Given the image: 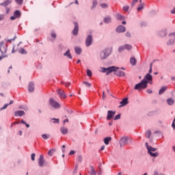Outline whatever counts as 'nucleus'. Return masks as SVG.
<instances>
[{"label":"nucleus","instance_id":"9b49d317","mask_svg":"<svg viewBox=\"0 0 175 175\" xmlns=\"http://www.w3.org/2000/svg\"><path fill=\"white\" fill-rule=\"evenodd\" d=\"M128 143V137H122L120 141V147H124Z\"/></svg>","mask_w":175,"mask_h":175},{"label":"nucleus","instance_id":"473e14b6","mask_svg":"<svg viewBox=\"0 0 175 175\" xmlns=\"http://www.w3.org/2000/svg\"><path fill=\"white\" fill-rule=\"evenodd\" d=\"M124 49L128 51L132 50V45L128 44H124Z\"/></svg>","mask_w":175,"mask_h":175},{"label":"nucleus","instance_id":"37998d69","mask_svg":"<svg viewBox=\"0 0 175 175\" xmlns=\"http://www.w3.org/2000/svg\"><path fill=\"white\" fill-rule=\"evenodd\" d=\"M52 121H53V124H58L59 122V119L53 118Z\"/></svg>","mask_w":175,"mask_h":175},{"label":"nucleus","instance_id":"bf43d9fd","mask_svg":"<svg viewBox=\"0 0 175 175\" xmlns=\"http://www.w3.org/2000/svg\"><path fill=\"white\" fill-rule=\"evenodd\" d=\"M5 57H8V55H1L0 56V61L3 59V58H5Z\"/></svg>","mask_w":175,"mask_h":175},{"label":"nucleus","instance_id":"f704fd0d","mask_svg":"<svg viewBox=\"0 0 175 175\" xmlns=\"http://www.w3.org/2000/svg\"><path fill=\"white\" fill-rule=\"evenodd\" d=\"M83 83L85 85V87H88V88L92 87V85L87 81H83Z\"/></svg>","mask_w":175,"mask_h":175},{"label":"nucleus","instance_id":"69168bd1","mask_svg":"<svg viewBox=\"0 0 175 175\" xmlns=\"http://www.w3.org/2000/svg\"><path fill=\"white\" fill-rule=\"evenodd\" d=\"M105 150V146H101L100 151H103Z\"/></svg>","mask_w":175,"mask_h":175},{"label":"nucleus","instance_id":"cd10ccee","mask_svg":"<svg viewBox=\"0 0 175 175\" xmlns=\"http://www.w3.org/2000/svg\"><path fill=\"white\" fill-rule=\"evenodd\" d=\"M14 101L13 100H10L9 104H5L3 105V107L1 108V110H5V109H6L8 107V106H9V105H13Z\"/></svg>","mask_w":175,"mask_h":175},{"label":"nucleus","instance_id":"6ab92c4d","mask_svg":"<svg viewBox=\"0 0 175 175\" xmlns=\"http://www.w3.org/2000/svg\"><path fill=\"white\" fill-rule=\"evenodd\" d=\"M24 114H25V112H24V111H15L14 113L15 117H23Z\"/></svg>","mask_w":175,"mask_h":175},{"label":"nucleus","instance_id":"79ce46f5","mask_svg":"<svg viewBox=\"0 0 175 175\" xmlns=\"http://www.w3.org/2000/svg\"><path fill=\"white\" fill-rule=\"evenodd\" d=\"M121 118V113H119L118 115H116L114 118V120L117 121V120H120Z\"/></svg>","mask_w":175,"mask_h":175},{"label":"nucleus","instance_id":"13d9d810","mask_svg":"<svg viewBox=\"0 0 175 175\" xmlns=\"http://www.w3.org/2000/svg\"><path fill=\"white\" fill-rule=\"evenodd\" d=\"M146 92H147L148 94H152V90H146Z\"/></svg>","mask_w":175,"mask_h":175},{"label":"nucleus","instance_id":"c85d7f7f","mask_svg":"<svg viewBox=\"0 0 175 175\" xmlns=\"http://www.w3.org/2000/svg\"><path fill=\"white\" fill-rule=\"evenodd\" d=\"M130 64L133 66H135V65H136V59H135V57H131L130 59Z\"/></svg>","mask_w":175,"mask_h":175},{"label":"nucleus","instance_id":"de8ad7c7","mask_svg":"<svg viewBox=\"0 0 175 175\" xmlns=\"http://www.w3.org/2000/svg\"><path fill=\"white\" fill-rule=\"evenodd\" d=\"M42 139H44V140H47V139H49V136H48L47 135H46V134H43V135H42Z\"/></svg>","mask_w":175,"mask_h":175},{"label":"nucleus","instance_id":"393cba45","mask_svg":"<svg viewBox=\"0 0 175 175\" xmlns=\"http://www.w3.org/2000/svg\"><path fill=\"white\" fill-rule=\"evenodd\" d=\"M111 142V137H107L104 139V143L106 144V146L109 145V143Z\"/></svg>","mask_w":175,"mask_h":175},{"label":"nucleus","instance_id":"0eeeda50","mask_svg":"<svg viewBox=\"0 0 175 175\" xmlns=\"http://www.w3.org/2000/svg\"><path fill=\"white\" fill-rule=\"evenodd\" d=\"M170 40L167 42V46H172L175 42V33H172L169 35Z\"/></svg>","mask_w":175,"mask_h":175},{"label":"nucleus","instance_id":"864d4df0","mask_svg":"<svg viewBox=\"0 0 175 175\" xmlns=\"http://www.w3.org/2000/svg\"><path fill=\"white\" fill-rule=\"evenodd\" d=\"M51 37L53 38L54 39H55L57 38V35L55 34V33L52 32L51 33Z\"/></svg>","mask_w":175,"mask_h":175},{"label":"nucleus","instance_id":"f03ea898","mask_svg":"<svg viewBox=\"0 0 175 175\" xmlns=\"http://www.w3.org/2000/svg\"><path fill=\"white\" fill-rule=\"evenodd\" d=\"M146 148L148 150V152L150 155V157H154V158H157V157H158V155H159V153H158V152L152 153V152L157 151V149L155 148H152L151 146H148V142H146Z\"/></svg>","mask_w":175,"mask_h":175},{"label":"nucleus","instance_id":"f8f14e48","mask_svg":"<svg viewBox=\"0 0 175 175\" xmlns=\"http://www.w3.org/2000/svg\"><path fill=\"white\" fill-rule=\"evenodd\" d=\"M75 28L72 30V35L77 36L79 35V24L77 22L74 23Z\"/></svg>","mask_w":175,"mask_h":175},{"label":"nucleus","instance_id":"4be33fe9","mask_svg":"<svg viewBox=\"0 0 175 175\" xmlns=\"http://www.w3.org/2000/svg\"><path fill=\"white\" fill-rule=\"evenodd\" d=\"M167 90V86H163L161 88V89L159 91V94L162 95Z\"/></svg>","mask_w":175,"mask_h":175},{"label":"nucleus","instance_id":"aec40b11","mask_svg":"<svg viewBox=\"0 0 175 175\" xmlns=\"http://www.w3.org/2000/svg\"><path fill=\"white\" fill-rule=\"evenodd\" d=\"M126 105H128V98H125L120 102V105L119 106V107L126 106Z\"/></svg>","mask_w":175,"mask_h":175},{"label":"nucleus","instance_id":"4d7b16f0","mask_svg":"<svg viewBox=\"0 0 175 175\" xmlns=\"http://www.w3.org/2000/svg\"><path fill=\"white\" fill-rule=\"evenodd\" d=\"M63 84H64L65 87H69L70 85V83H64Z\"/></svg>","mask_w":175,"mask_h":175},{"label":"nucleus","instance_id":"4c0bfd02","mask_svg":"<svg viewBox=\"0 0 175 175\" xmlns=\"http://www.w3.org/2000/svg\"><path fill=\"white\" fill-rule=\"evenodd\" d=\"M86 73H87V76H88L89 77H91V76H92V72L90 70H86Z\"/></svg>","mask_w":175,"mask_h":175},{"label":"nucleus","instance_id":"c9c22d12","mask_svg":"<svg viewBox=\"0 0 175 175\" xmlns=\"http://www.w3.org/2000/svg\"><path fill=\"white\" fill-rule=\"evenodd\" d=\"M146 137H148V139H150V137H151V131L148 130V131H146Z\"/></svg>","mask_w":175,"mask_h":175},{"label":"nucleus","instance_id":"dca6fc26","mask_svg":"<svg viewBox=\"0 0 175 175\" xmlns=\"http://www.w3.org/2000/svg\"><path fill=\"white\" fill-rule=\"evenodd\" d=\"M28 91L29 92H33V91H35V85H33V82L29 83Z\"/></svg>","mask_w":175,"mask_h":175},{"label":"nucleus","instance_id":"5fc2aeb1","mask_svg":"<svg viewBox=\"0 0 175 175\" xmlns=\"http://www.w3.org/2000/svg\"><path fill=\"white\" fill-rule=\"evenodd\" d=\"M125 36H126L127 38H131V36H132L131 35V33H129V31H127V32L126 33V34H125Z\"/></svg>","mask_w":175,"mask_h":175},{"label":"nucleus","instance_id":"20e7f679","mask_svg":"<svg viewBox=\"0 0 175 175\" xmlns=\"http://www.w3.org/2000/svg\"><path fill=\"white\" fill-rule=\"evenodd\" d=\"M116 69H117V68L116 66H111V67H108L107 68L103 67L102 68V72L106 73L107 75H110V73H111V72H114V70H116Z\"/></svg>","mask_w":175,"mask_h":175},{"label":"nucleus","instance_id":"6e6d98bb","mask_svg":"<svg viewBox=\"0 0 175 175\" xmlns=\"http://www.w3.org/2000/svg\"><path fill=\"white\" fill-rule=\"evenodd\" d=\"M36 154H35V153H32L31 154V160L35 161V157Z\"/></svg>","mask_w":175,"mask_h":175},{"label":"nucleus","instance_id":"1a4fd4ad","mask_svg":"<svg viewBox=\"0 0 175 175\" xmlns=\"http://www.w3.org/2000/svg\"><path fill=\"white\" fill-rule=\"evenodd\" d=\"M85 44L87 47H90L92 44V36L88 35L85 40Z\"/></svg>","mask_w":175,"mask_h":175},{"label":"nucleus","instance_id":"c03bdc74","mask_svg":"<svg viewBox=\"0 0 175 175\" xmlns=\"http://www.w3.org/2000/svg\"><path fill=\"white\" fill-rule=\"evenodd\" d=\"M123 10H124V12H128V11L129 10V6H128V5H124V6L123 7Z\"/></svg>","mask_w":175,"mask_h":175},{"label":"nucleus","instance_id":"f257e3e1","mask_svg":"<svg viewBox=\"0 0 175 175\" xmlns=\"http://www.w3.org/2000/svg\"><path fill=\"white\" fill-rule=\"evenodd\" d=\"M150 81L152 83V76L150 75V73H148L140 83L135 85L134 90H137L138 91H140V90H146V88H147V84H148Z\"/></svg>","mask_w":175,"mask_h":175},{"label":"nucleus","instance_id":"680f3d73","mask_svg":"<svg viewBox=\"0 0 175 175\" xmlns=\"http://www.w3.org/2000/svg\"><path fill=\"white\" fill-rule=\"evenodd\" d=\"M153 175H165L164 174H159L157 172H154Z\"/></svg>","mask_w":175,"mask_h":175},{"label":"nucleus","instance_id":"8fccbe9b","mask_svg":"<svg viewBox=\"0 0 175 175\" xmlns=\"http://www.w3.org/2000/svg\"><path fill=\"white\" fill-rule=\"evenodd\" d=\"M149 73H152V63L150 65Z\"/></svg>","mask_w":175,"mask_h":175},{"label":"nucleus","instance_id":"72a5a7b5","mask_svg":"<svg viewBox=\"0 0 175 175\" xmlns=\"http://www.w3.org/2000/svg\"><path fill=\"white\" fill-rule=\"evenodd\" d=\"M55 152V149H51L48 152V155H49L50 157H53V154H54Z\"/></svg>","mask_w":175,"mask_h":175},{"label":"nucleus","instance_id":"6e6552de","mask_svg":"<svg viewBox=\"0 0 175 175\" xmlns=\"http://www.w3.org/2000/svg\"><path fill=\"white\" fill-rule=\"evenodd\" d=\"M0 51L1 54H6V51H8V46L5 45L3 41L0 42Z\"/></svg>","mask_w":175,"mask_h":175},{"label":"nucleus","instance_id":"2f4dec72","mask_svg":"<svg viewBox=\"0 0 175 175\" xmlns=\"http://www.w3.org/2000/svg\"><path fill=\"white\" fill-rule=\"evenodd\" d=\"M76 54H81V49L80 47L76 46L75 48Z\"/></svg>","mask_w":175,"mask_h":175},{"label":"nucleus","instance_id":"052dcab7","mask_svg":"<svg viewBox=\"0 0 175 175\" xmlns=\"http://www.w3.org/2000/svg\"><path fill=\"white\" fill-rule=\"evenodd\" d=\"M75 154V150H71L69 153V155H73Z\"/></svg>","mask_w":175,"mask_h":175},{"label":"nucleus","instance_id":"f3484780","mask_svg":"<svg viewBox=\"0 0 175 175\" xmlns=\"http://www.w3.org/2000/svg\"><path fill=\"white\" fill-rule=\"evenodd\" d=\"M57 92L58 95H59L60 98H63V99H65V98H66V95H65V92H64V90H62L61 89H58L57 90Z\"/></svg>","mask_w":175,"mask_h":175},{"label":"nucleus","instance_id":"e2e57ef3","mask_svg":"<svg viewBox=\"0 0 175 175\" xmlns=\"http://www.w3.org/2000/svg\"><path fill=\"white\" fill-rule=\"evenodd\" d=\"M172 14H175V8L171 11Z\"/></svg>","mask_w":175,"mask_h":175},{"label":"nucleus","instance_id":"7ed1b4c3","mask_svg":"<svg viewBox=\"0 0 175 175\" xmlns=\"http://www.w3.org/2000/svg\"><path fill=\"white\" fill-rule=\"evenodd\" d=\"M111 54V49H106L104 51H103L100 55L101 59H106L109 55Z\"/></svg>","mask_w":175,"mask_h":175},{"label":"nucleus","instance_id":"ddd939ff","mask_svg":"<svg viewBox=\"0 0 175 175\" xmlns=\"http://www.w3.org/2000/svg\"><path fill=\"white\" fill-rule=\"evenodd\" d=\"M114 116H116V111H107V120H111V118H113V117H114Z\"/></svg>","mask_w":175,"mask_h":175},{"label":"nucleus","instance_id":"a18cd8bd","mask_svg":"<svg viewBox=\"0 0 175 175\" xmlns=\"http://www.w3.org/2000/svg\"><path fill=\"white\" fill-rule=\"evenodd\" d=\"M18 5H23V0H15Z\"/></svg>","mask_w":175,"mask_h":175},{"label":"nucleus","instance_id":"ea45409f","mask_svg":"<svg viewBox=\"0 0 175 175\" xmlns=\"http://www.w3.org/2000/svg\"><path fill=\"white\" fill-rule=\"evenodd\" d=\"M143 8H144V6L143 5V4H140L138 5V8H137V10L138 12H140V10H142L143 9Z\"/></svg>","mask_w":175,"mask_h":175},{"label":"nucleus","instance_id":"58836bf2","mask_svg":"<svg viewBox=\"0 0 175 175\" xmlns=\"http://www.w3.org/2000/svg\"><path fill=\"white\" fill-rule=\"evenodd\" d=\"M19 53L21 54H27V51H25V49H24V48H22L19 50Z\"/></svg>","mask_w":175,"mask_h":175},{"label":"nucleus","instance_id":"c756f323","mask_svg":"<svg viewBox=\"0 0 175 175\" xmlns=\"http://www.w3.org/2000/svg\"><path fill=\"white\" fill-rule=\"evenodd\" d=\"M90 174L92 175H96V172L95 171L94 166H90Z\"/></svg>","mask_w":175,"mask_h":175},{"label":"nucleus","instance_id":"a878e982","mask_svg":"<svg viewBox=\"0 0 175 175\" xmlns=\"http://www.w3.org/2000/svg\"><path fill=\"white\" fill-rule=\"evenodd\" d=\"M61 133H62V135H66V133H68V129H66V127H62L60 129Z\"/></svg>","mask_w":175,"mask_h":175},{"label":"nucleus","instance_id":"5701e85b","mask_svg":"<svg viewBox=\"0 0 175 175\" xmlns=\"http://www.w3.org/2000/svg\"><path fill=\"white\" fill-rule=\"evenodd\" d=\"M104 23L105 24H110L111 23V17L110 16H107L104 18Z\"/></svg>","mask_w":175,"mask_h":175},{"label":"nucleus","instance_id":"bb28decb","mask_svg":"<svg viewBox=\"0 0 175 175\" xmlns=\"http://www.w3.org/2000/svg\"><path fill=\"white\" fill-rule=\"evenodd\" d=\"M167 103L170 105L172 106V105H174V100L173 98H168L167 100Z\"/></svg>","mask_w":175,"mask_h":175},{"label":"nucleus","instance_id":"3c124183","mask_svg":"<svg viewBox=\"0 0 175 175\" xmlns=\"http://www.w3.org/2000/svg\"><path fill=\"white\" fill-rule=\"evenodd\" d=\"M139 0H133L132 3H131V6H135V3H137V2H138Z\"/></svg>","mask_w":175,"mask_h":175},{"label":"nucleus","instance_id":"49530a36","mask_svg":"<svg viewBox=\"0 0 175 175\" xmlns=\"http://www.w3.org/2000/svg\"><path fill=\"white\" fill-rule=\"evenodd\" d=\"M100 6L103 9H106L107 8V3H102L100 4Z\"/></svg>","mask_w":175,"mask_h":175},{"label":"nucleus","instance_id":"0e129e2a","mask_svg":"<svg viewBox=\"0 0 175 175\" xmlns=\"http://www.w3.org/2000/svg\"><path fill=\"white\" fill-rule=\"evenodd\" d=\"M172 126L174 129H175V124H174V122H172Z\"/></svg>","mask_w":175,"mask_h":175},{"label":"nucleus","instance_id":"e433bc0d","mask_svg":"<svg viewBox=\"0 0 175 175\" xmlns=\"http://www.w3.org/2000/svg\"><path fill=\"white\" fill-rule=\"evenodd\" d=\"M124 50H125V46H124V45L120 46L119 49H118L119 53H122V51H124Z\"/></svg>","mask_w":175,"mask_h":175},{"label":"nucleus","instance_id":"9d476101","mask_svg":"<svg viewBox=\"0 0 175 175\" xmlns=\"http://www.w3.org/2000/svg\"><path fill=\"white\" fill-rule=\"evenodd\" d=\"M21 16V12L19 10H16L14 12V16L10 17V20H16V18H20Z\"/></svg>","mask_w":175,"mask_h":175},{"label":"nucleus","instance_id":"423d86ee","mask_svg":"<svg viewBox=\"0 0 175 175\" xmlns=\"http://www.w3.org/2000/svg\"><path fill=\"white\" fill-rule=\"evenodd\" d=\"M116 68L113 70V72H115V75H116V76H118V77H125V72L120 70V68Z\"/></svg>","mask_w":175,"mask_h":175},{"label":"nucleus","instance_id":"774afa93","mask_svg":"<svg viewBox=\"0 0 175 175\" xmlns=\"http://www.w3.org/2000/svg\"><path fill=\"white\" fill-rule=\"evenodd\" d=\"M171 80H172V81H175V77H172Z\"/></svg>","mask_w":175,"mask_h":175},{"label":"nucleus","instance_id":"338daca9","mask_svg":"<svg viewBox=\"0 0 175 175\" xmlns=\"http://www.w3.org/2000/svg\"><path fill=\"white\" fill-rule=\"evenodd\" d=\"M20 122H21V124H26V122H25V121H24V120H22Z\"/></svg>","mask_w":175,"mask_h":175},{"label":"nucleus","instance_id":"603ef678","mask_svg":"<svg viewBox=\"0 0 175 175\" xmlns=\"http://www.w3.org/2000/svg\"><path fill=\"white\" fill-rule=\"evenodd\" d=\"M16 40V36L12 39L8 40L7 42L8 43H12V42H13V40Z\"/></svg>","mask_w":175,"mask_h":175},{"label":"nucleus","instance_id":"7c9ffc66","mask_svg":"<svg viewBox=\"0 0 175 175\" xmlns=\"http://www.w3.org/2000/svg\"><path fill=\"white\" fill-rule=\"evenodd\" d=\"M116 18H117V20L121 21V20H124V18H125V16H124L120 14H118L116 15Z\"/></svg>","mask_w":175,"mask_h":175},{"label":"nucleus","instance_id":"a19ab883","mask_svg":"<svg viewBox=\"0 0 175 175\" xmlns=\"http://www.w3.org/2000/svg\"><path fill=\"white\" fill-rule=\"evenodd\" d=\"M96 5H98V2L96 1V0H94L92 2V9H94V8H95L96 6Z\"/></svg>","mask_w":175,"mask_h":175},{"label":"nucleus","instance_id":"412c9836","mask_svg":"<svg viewBox=\"0 0 175 175\" xmlns=\"http://www.w3.org/2000/svg\"><path fill=\"white\" fill-rule=\"evenodd\" d=\"M167 35V31L166 30H161L159 32V36L160 38H165Z\"/></svg>","mask_w":175,"mask_h":175},{"label":"nucleus","instance_id":"39448f33","mask_svg":"<svg viewBox=\"0 0 175 175\" xmlns=\"http://www.w3.org/2000/svg\"><path fill=\"white\" fill-rule=\"evenodd\" d=\"M49 105L54 109H59V107H61V105H59L58 102L54 100L53 98L49 100Z\"/></svg>","mask_w":175,"mask_h":175},{"label":"nucleus","instance_id":"4468645a","mask_svg":"<svg viewBox=\"0 0 175 175\" xmlns=\"http://www.w3.org/2000/svg\"><path fill=\"white\" fill-rule=\"evenodd\" d=\"M38 165L40 167H43V165H44V158L42 154L40 155V157L38 159Z\"/></svg>","mask_w":175,"mask_h":175},{"label":"nucleus","instance_id":"09e8293b","mask_svg":"<svg viewBox=\"0 0 175 175\" xmlns=\"http://www.w3.org/2000/svg\"><path fill=\"white\" fill-rule=\"evenodd\" d=\"M100 166H102V164L100 163L99 165V171L97 172L98 175H102V170L100 169Z\"/></svg>","mask_w":175,"mask_h":175},{"label":"nucleus","instance_id":"a211bd4d","mask_svg":"<svg viewBox=\"0 0 175 175\" xmlns=\"http://www.w3.org/2000/svg\"><path fill=\"white\" fill-rule=\"evenodd\" d=\"M12 2H13V0H5L4 2L0 3V6L6 8V6H9Z\"/></svg>","mask_w":175,"mask_h":175},{"label":"nucleus","instance_id":"b1692460","mask_svg":"<svg viewBox=\"0 0 175 175\" xmlns=\"http://www.w3.org/2000/svg\"><path fill=\"white\" fill-rule=\"evenodd\" d=\"M64 55L65 57H68V58H70V59H72V55L70 54V50L68 49L67 51L64 53Z\"/></svg>","mask_w":175,"mask_h":175},{"label":"nucleus","instance_id":"2eb2a0df","mask_svg":"<svg viewBox=\"0 0 175 175\" xmlns=\"http://www.w3.org/2000/svg\"><path fill=\"white\" fill-rule=\"evenodd\" d=\"M126 30V29L125 28V27H124L122 25H119L116 28V32H118V33H122V32H125Z\"/></svg>","mask_w":175,"mask_h":175}]
</instances>
